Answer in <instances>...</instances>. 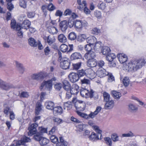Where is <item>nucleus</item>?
<instances>
[{
  "label": "nucleus",
  "instance_id": "f257e3e1",
  "mask_svg": "<svg viewBox=\"0 0 146 146\" xmlns=\"http://www.w3.org/2000/svg\"><path fill=\"white\" fill-rule=\"evenodd\" d=\"M145 64L143 59H136L131 61L124 66V69L132 73L137 71L141 68Z\"/></svg>",
  "mask_w": 146,
  "mask_h": 146
},
{
  "label": "nucleus",
  "instance_id": "f03ea898",
  "mask_svg": "<svg viewBox=\"0 0 146 146\" xmlns=\"http://www.w3.org/2000/svg\"><path fill=\"white\" fill-rule=\"evenodd\" d=\"M63 15L65 16H70V17L68 20V24L70 27H72L74 25V19L77 16L74 13H72L71 10L67 9L64 12Z\"/></svg>",
  "mask_w": 146,
  "mask_h": 146
},
{
  "label": "nucleus",
  "instance_id": "7ed1b4c3",
  "mask_svg": "<svg viewBox=\"0 0 146 146\" xmlns=\"http://www.w3.org/2000/svg\"><path fill=\"white\" fill-rule=\"evenodd\" d=\"M94 129L95 131L97 132V134H96L94 132L92 133L91 134L89 137L90 139L93 141L97 140L100 139L99 137L101 138L102 136L101 133L102 131L100 130L98 126L94 127Z\"/></svg>",
  "mask_w": 146,
  "mask_h": 146
},
{
  "label": "nucleus",
  "instance_id": "20e7f679",
  "mask_svg": "<svg viewBox=\"0 0 146 146\" xmlns=\"http://www.w3.org/2000/svg\"><path fill=\"white\" fill-rule=\"evenodd\" d=\"M74 106L76 110L83 111L85 109L86 104L83 101L77 100L75 102Z\"/></svg>",
  "mask_w": 146,
  "mask_h": 146
},
{
  "label": "nucleus",
  "instance_id": "39448f33",
  "mask_svg": "<svg viewBox=\"0 0 146 146\" xmlns=\"http://www.w3.org/2000/svg\"><path fill=\"white\" fill-rule=\"evenodd\" d=\"M70 63L69 59L66 57L62 58V60L60 63V66L64 69H67L69 68Z\"/></svg>",
  "mask_w": 146,
  "mask_h": 146
},
{
  "label": "nucleus",
  "instance_id": "423d86ee",
  "mask_svg": "<svg viewBox=\"0 0 146 146\" xmlns=\"http://www.w3.org/2000/svg\"><path fill=\"white\" fill-rule=\"evenodd\" d=\"M38 125L36 123H35L31 124L28 127L29 131L28 132V135L31 136L35 134L36 132V128L38 127Z\"/></svg>",
  "mask_w": 146,
  "mask_h": 146
},
{
  "label": "nucleus",
  "instance_id": "0eeeda50",
  "mask_svg": "<svg viewBox=\"0 0 146 146\" xmlns=\"http://www.w3.org/2000/svg\"><path fill=\"white\" fill-rule=\"evenodd\" d=\"M115 57V55L113 53H110L106 55V59L110 62L109 64L110 66L115 67L116 66V64L115 63L112 62L113 59Z\"/></svg>",
  "mask_w": 146,
  "mask_h": 146
},
{
  "label": "nucleus",
  "instance_id": "6e6552de",
  "mask_svg": "<svg viewBox=\"0 0 146 146\" xmlns=\"http://www.w3.org/2000/svg\"><path fill=\"white\" fill-rule=\"evenodd\" d=\"M44 77V73L40 72L34 74L31 76V78L33 80H38L42 79Z\"/></svg>",
  "mask_w": 146,
  "mask_h": 146
},
{
  "label": "nucleus",
  "instance_id": "1a4fd4ad",
  "mask_svg": "<svg viewBox=\"0 0 146 146\" xmlns=\"http://www.w3.org/2000/svg\"><path fill=\"white\" fill-rule=\"evenodd\" d=\"M97 74L99 77H103L108 75L109 73L103 68H99L96 72Z\"/></svg>",
  "mask_w": 146,
  "mask_h": 146
},
{
  "label": "nucleus",
  "instance_id": "9d476101",
  "mask_svg": "<svg viewBox=\"0 0 146 146\" xmlns=\"http://www.w3.org/2000/svg\"><path fill=\"white\" fill-rule=\"evenodd\" d=\"M52 83L48 80L43 81L41 84L40 87V89H42L45 86V88L48 90H50L52 88Z\"/></svg>",
  "mask_w": 146,
  "mask_h": 146
},
{
  "label": "nucleus",
  "instance_id": "9b49d317",
  "mask_svg": "<svg viewBox=\"0 0 146 146\" xmlns=\"http://www.w3.org/2000/svg\"><path fill=\"white\" fill-rule=\"evenodd\" d=\"M78 76L77 73L73 72L69 74L68 77L70 81L74 83L76 82L79 80V78Z\"/></svg>",
  "mask_w": 146,
  "mask_h": 146
},
{
  "label": "nucleus",
  "instance_id": "f8f14e48",
  "mask_svg": "<svg viewBox=\"0 0 146 146\" xmlns=\"http://www.w3.org/2000/svg\"><path fill=\"white\" fill-rule=\"evenodd\" d=\"M68 25L69 26L68 22H67L66 20H64L61 22L59 24V26L62 32H64L66 31L68 28Z\"/></svg>",
  "mask_w": 146,
  "mask_h": 146
},
{
  "label": "nucleus",
  "instance_id": "ddd939ff",
  "mask_svg": "<svg viewBox=\"0 0 146 146\" xmlns=\"http://www.w3.org/2000/svg\"><path fill=\"white\" fill-rule=\"evenodd\" d=\"M97 65V61L95 58H90L87 61V65L90 67H94Z\"/></svg>",
  "mask_w": 146,
  "mask_h": 146
},
{
  "label": "nucleus",
  "instance_id": "4468645a",
  "mask_svg": "<svg viewBox=\"0 0 146 146\" xmlns=\"http://www.w3.org/2000/svg\"><path fill=\"white\" fill-rule=\"evenodd\" d=\"M86 75L91 79L94 78L96 76L97 74L92 69H88L86 70Z\"/></svg>",
  "mask_w": 146,
  "mask_h": 146
},
{
  "label": "nucleus",
  "instance_id": "2eb2a0df",
  "mask_svg": "<svg viewBox=\"0 0 146 146\" xmlns=\"http://www.w3.org/2000/svg\"><path fill=\"white\" fill-rule=\"evenodd\" d=\"M117 57L121 63L122 64L126 62L128 58L127 56L123 54H119L117 55Z\"/></svg>",
  "mask_w": 146,
  "mask_h": 146
},
{
  "label": "nucleus",
  "instance_id": "dca6fc26",
  "mask_svg": "<svg viewBox=\"0 0 146 146\" xmlns=\"http://www.w3.org/2000/svg\"><path fill=\"white\" fill-rule=\"evenodd\" d=\"M79 87L76 84H73L72 85L71 88L70 89V92L72 93V94L74 95L77 94L79 92Z\"/></svg>",
  "mask_w": 146,
  "mask_h": 146
},
{
  "label": "nucleus",
  "instance_id": "f3484780",
  "mask_svg": "<svg viewBox=\"0 0 146 146\" xmlns=\"http://www.w3.org/2000/svg\"><path fill=\"white\" fill-rule=\"evenodd\" d=\"M77 3L78 5L77 8L81 11H83L84 8L86 5V1H81V0H77Z\"/></svg>",
  "mask_w": 146,
  "mask_h": 146
},
{
  "label": "nucleus",
  "instance_id": "a211bd4d",
  "mask_svg": "<svg viewBox=\"0 0 146 146\" xmlns=\"http://www.w3.org/2000/svg\"><path fill=\"white\" fill-rule=\"evenodd\" d=\"M53 113L55 115H60L63 112V110L62 107L60 106H58L54 108Z\"/></svg>",
  "mask_w": 146,
  "mask_h": 146
},
{
  "label": "nucleus",
  "instance_id": "6ab92c4d",
  "mask_svg": "<svg viewBox=\"0 0 146 146\" xmlns=\"http://www.w3.org/2000/svg\"><path fill=\"white\" fill-rule=\"evenodd\" d=\"M31 25V22L28 20H26L21 24V27L22 29H27L29 28Z\"/></svg>",
  "mask_w": 146,
  "mask_h": 146
},
{
  "label": "nucleus",
  "instance_id": "aec40b11",
  "mask_svg": "<svg viewBox=\"0 0 146 146\" xmlns=\"http://www.w3.org/2000/svg\"><path fill=\"white\" fill-rule=\"evenodd\" d=\"M54 103L51 101H46L44 104L46 108L48 110H52L54 109Z\"/></svg>",
  "mask_w": 146,
  "mask_h": 146
},
{
  "label": "nucleus",
  "instance_id": "412c9836",
  "mask_svg": "<svg viewBox=\"0 0 146 146\" xmlns=\"http://www.w3.org/2000/svg\"><path fill=\"white\" fill-rule=\"evenodd\" d=\"M106 102L104 106L105 109L106 110L110 109L113 107L114 103L113 101H108V102Z\"/></svg>",
  "mask_w": 146,
  "mask_h": 146
},
{
  "label": "nucleus",
  "instance_id": "4be33fe9",
  "mask_svg": "<svg viewBox=\"0 0 146 146\" xmlns=\"http://www.w3.org/2000/svg\"><path fill=\"white\" fill-rule=\"evenodd\" d=\"M86 41L88 44L92 45L96 42V39L95 37L94 36H91L87 37L86 40Z\"/></svg>",
  "mask_w": 146,
  "mask_h": 146
},
{
  "label": "nucleus",
  "instance_id": "5701e85b",
  "mask_svg": "<svg viewBox=\"0 0 146 146\" xmlns=\"http://www.w3.org/2000/svg\"><path fill=\"white\" fill-rule=\"evenodd\" d=\"M82 55L80 53L75 52L72 53L70 59L72 60L80 59L82 58Z\"/></svg>",
  "mask_w": 146,
  "mask_h": 146
},
{
  "label": "nucleus",
  "instance_id": "b1692460",
  "mask_svg": "<svg viewBox=\"0 0 146 146\" xmlns=\"http://www.w3.org/2000/svg\"><path fill=\"white\" fill-rule=\"evenodd\" d=\"M60 141L56 144V146H67L68 143L66 141L64 140L63 138L62 137H59Z\"/></svg>",
  "mask_w": 146,
  "mask_h": 146
},
{
  "label": "nucleus",
  "instance_id": "393cba45",
  "mask_svg": "<svg viewBox=\"0 0 146 146\" xmlns=\"http://www.w3.org/2000/svg\"><path fill=\"white\" fill-rule=\"evenodd\" d=\"M63 88L66 91H68L70 88V85L67 80H64L62 82Z\"/></svg>",
  "mask_w": 146,
  "mask_h": 146
},
{
  "label": "nucleus",
  "instance_id": "a878e982",
  "mask_svg": "<svg viewBox=\"0 0 146 146\" xmlns=\"http://www.w3.org/2000/svg\"><path fill=\"white\" fill-rule=\"evenodd\" d=\"M29 44L33 47H36L38 45L37 42L33 38H30L28 40Z\"/></svg>",
  "mask_w": 146,
  "mask_h": 146
},
{
  "label": "nucleus",
  "instance_id": "bb28decb",
  "mask_svg": "<svg viewBox=\"0 0 146 146\" xmlns=\"http://www.w3.org/2000/svg\"><path fill=\"white\" fill-rule=\"evenodd\" d=\"M16 66L21 74H23L24 71V68L23 65L21 63L16 61L15 62Z\"/></svg>",
  "mask_w": 146,
  "mask_h": 146
},
{
  "label": "nucleus",
  "instance_id": "cd10ccee",
  "mask_svg": "<svg viewBox=\"0 0 146 146\" xmlns=\"http://www.w3.org/2000/svg\"><path fill=\"white\" fill-rule=\"evenodd\" d=\"M58 40L60 42L64 43L67 41V39L63 34H60L58 36Z\"/></svg>",
  "mask_w": 146,
  "mask_h": 146
},
{
  "label": "nucleus",
  "instance_id": "c85d7f7f",
  "mask_svg": "<svg viewBox=\"0 0 146 146\" xmlns=\"http://www.w3.org/2000/svg\"><path fill=\"white\" fill-rule=\"evenodd\" d=\"M111 94L114 98L116 99H119L121 96L120 92L116 91H112Z\"/></svg>",
  "mask_w": 146,
  "mask_h": 146
},
{
  "label": "nucleus",
  "instance_id": "c756f323",
  "mask_svg": "<svg viewBox=\"0 0 146 146\" xmlns=\"http://www.w3.org/2000/svg\"><path fill=\"white\" fill-rule=\"evenodd\" d=\"M72 104L71 102L68 101L64 104V108L67 110H70L72 108Z\"/></svg>",
  "mask_w": 146,
  "mask_h": 146
},
{
  "label": "nucleus",
  "instance_id": "7c9ffc66",
  "mask_svg": "<svg viewBox=\"0 0 146 146\" xmlns=\"http://www.w3.org/2000/svg\"><path fill=\"white\" fill-rule=\"evenodd\" d=\"M110 50L109 47L106 46L102 47V52L103 54L106 56L110 53Z\"/></svg>",
  "mask_w": 146,
  "mask_h": 146
},
{
  "label": "nucleus",
  "instance_id": "2f4dec72",
  "mask_svg": "<svg viewBox=\"0 0 146 146\" xmlns=\"http://www.w3.org/2000/svg\"><path fill=\"white\" fill-rule=\"evenodd\" d=\"M41 106L42 105L40 102H37L36 103L35 110L36 115H38L39 114L40 112L42 110Z\"/></svg>",
  "mask_w": 146,
  "mask_h": 146
},
{
  "label": "nucleus",
  "instance_id": "473e14b6",
  "mask_svg": "<svg viewBox=\"0 0 146 146\" xmlns=\"http://www.w3.org/2000/svg\"><path fill=\"white\" fill-rule=\"evenodd\" d=\"M128 106V110L130 111H136L138 110V108L133 104H129Z\"/></svg>",
  "mask_w": 146,
  "mask_h": 146
},
{
  "label": "nucleus",
  "instance_id": "72a5a7b5",
  "mask_svg": "<svg viewBox=\"0 0 146 146\" xmlns=\"http://www.w3.org/2000/svg\"><path fill=\"white\" fill-rule=\"evenodd\" d=\"M87 36L86 35L80 34L78 36L77 39L78 41L82 42L84 41L86 39L87 40Z\"/></svg>",
  "mask_w": 146,
  "mask_h": 146
},
{
  "label": "nucleus",
  "instance_id": "f704fd0d",
  "mask_svg": "<svg viewBox=\"0 0 146 146\" xmlns=\"http://www.w3.org/2000/svg\"><path fill=\"white\" fill-rule=\"evenodd\" d=\"M48 31L50 33L52 34H56L57 33V29L54 27H50L48 28Z\"/></svg>",
  "mask_w": 146,
  "mask_h": 146
},
{
  "label": "nucleus",
  "instance_id": "c9c22d12",
  "mask_svg": "<svg viewBox=\"0 0 146 146\" xmlns=\"http://www.w3.org/2000/svg\"><path fill=\"white\" fill-rule=\"evenodd\" d=\"M0 88L3 90H7L11 88V86L8 84L3 81V83L2 84Z\"/></svg>",
  "mask_w": 146,
  "mask_h": 146
},
{
  "label": "nucleus",
  "instance_id": "e433bc0d",
  "mask_svg": "<svg viewBox=\"0 0 146 146\" xmlns=\"http://www.w3.org/2000/svg\"><path fill=\"white\" fill-rule=\"evenodd\" d=\"M55 38L54 36H48V39L47 41L48 44L50 45L55 42Z\"/></svg>",
  "mask_w": 146,
  "mask_h": 146
},
{
  "label": "nucleus",
  "instance_id": "4c0bfd02",
  "mask_svg": "<svg viewBox=\"0 0 146 146\" xmlns=\"http://www.w3.org/2000/svg\"><path fill=\"white\" fill-rule=\"evenodd\" d=\"M122 81L123 83L125 86L127 87L128 86L129 84L130 80L128 77H125Z\"/></svg>",
  "mask_w": 146,
  "mask_h": 146
},
{
  "label": "nucleus",
  "instance_id": "58836bf2",
  "mask_svg": "<svg viewBox=\"0 0 146 146\" xmlns=\"http://www.w3.org/2000/svg\"><path fill=\"white\" fill-rule=\"evenodd\" d=\"M76 27L78 29H81L82 26V23L81 21L76 20L75 23H74Z\"/></svg>",
  "mask_w": 146,
  "mask_h": 146
},
{
  "label": "nucleus",
  "instance_id": "ea45409f",
  "mask_svg": "<svg viewBox=\"0 0 146 146\" xmlns=\"http://www.w3.org/2000/svg\"><path fill=\"white\" fill-rule=\"evenodd\" d=\"M30 141L31 139L29 137L24 136L21 138L19 142L21 143V144L23 145L25 143L30 142Z\"/></svg>",
  "mask_w": 146,
  "mask_h": 146
},
{
  "label": "nucleus",
  "instance_id": "a19ab883",
  "mask_svg": "<svg viewBox=\"0 0 146 146\" xmlns=\"http://www.w3.org/2000/svg\"><path fill=\"white\" fill-rule=\"evenodd\" d=\"M49 142V140L46 138L42 137L40 141V143L41 145H44L47 144Z\"/></svg>",
  "mask_w": 146,
  "mask_h": 146
},
{
  "label": "nucleus",
  "instance_id": "79ce46f5",
  "mask_svg": "<svg viewBox=\"0 0 146 146\" xmlns=\"http://www.w3.org/2000/svg\"><path fill=\"white\" fill-rule=\"evenodd\" d=\"M60 49L62 52H64L67 51L68 47L67 45L65 44H62L60 46Z\"/></svg>",
  "mask_w": 146,
  "mask_h": 146
},
{
  "label": "nucleus",
  "instance_id": "37998d69",
  "mask_svg": "<svg viewBox=\"0 0 146 146\" xmlns=\"http://www.w3.org/2000/svg\"><path fill=\"white\" fill-rule=\"evenodd\" d=\"M76 37V35L74 32H71L68 35V39L71 40H75Z\"/></svg>",
  "mask_w": 146,
  "mask_h": 146
},
{
  "label": "nucleus",
  "instance_id": "c03bdc74",
  "mask_svg": "<svg viewBox=\"0 0 146 146\" xmlns=\"http://www.w3.org/2000/svg\"><path fill=\"white\" fill-rule=\"evenodd\" d=\"M44 52L46 56H50L51 54V50L49 47L48 46L46 47L44 49Z\"/></svg>",
  "mask_w": 146,
  "mask_h": 146
},
{
  "label": "nucleus",
  "instance_id": "a18cd8bd",
  "mask_svg": "<svg viewBox=\"0 0 146 146\" xmlns=\"http://www.w3.org/2000/svg\"><path fill=\"white\" fill-rule=\"evenodd\" d=\"M86 70H81L78 71L77 74L79 76H78L79 78L81 77L86 75Z\"/></svg>",
  "mask_w": 146,
  "mask_h": 146
},
{
  "label": "nucleus",
  "instance_id": "49530a36",
  "mask_svg": "<svg viewBox=\"0 0 146 146\" xmlns=\"http://www.w3.org/2000/svg\"><path fill=\"white\" fill-rule=\"evenodd\" d=\"M20 6L24 9L27 8V2L24 0H20L19 2Z\"/></svg>",
  "mask_w": 146,
  "mask_h": 146
},
{
  "label": "nucleus",
  "instance_id": "de8ad7c7",
  "mask_svg": "<svg viewBox=\"0 0 146 146\" xmlns=\"http://www.w3.org/2000/svg\"><path fill=\"white\" fill-rule=\"evenodd\" d=\"M88 93V90L85 88H83L81 90L80 93L82 97H85L86 98V96L87 95Z\"/></svg>",
  "mask_w": 146,
  "mask_h": 146
},
{
  "label": "nucleus",
  "instance_id": "09e8293b",
  "mask_svg": "<svg viewBox=\"0 0 146 146\" xmlns=\"http://www.w3.org/2000/svg\"><path fill=\"white\" fill-rule=\"evenodd\" d=\"M122 135L123 137H132L135 136L134 134L131 131L128 133L123 134Z\"/></svg>",
  "mask_w": 146,
  "mask_h": 146
},
{
  "label": "nucleus",
  "instance_id": "8fccbe9b",
  "mask_svg": "<svg viewBox=\"0 0 146 146\" xmlns=\"http://www.w3.org/2000/svg\"><path fill=\"white\" fill-rule=\"evenodd\" d=\"M50 139L51 141L54 144H56L58 142V138L55 135H51L50 137Z\"/></svg>",
  "mask_w": 146,
  "mask_h": 146
},
{
  "label": "nucleus",
  "instance_id": "3c124183",
  "mask_svg": "<svg viewBox=\"0 0 146 146\" xmlns=\"http://www.w3.org/2000/svg\"><path fill=\"white\" fill-rule=\"evenodd\" d=\"M77 114L80 117L85 119H88L89 118V115L87 114L82 113L79 111H76Z\"/></svg>",
  "mask_w": 146,
  "mask_h": 146
},
{
  "label": "nucleus",
  "instance_id": "603ef678",
  "mask_svg": "<svg viewBox=\"0 0 146 146\" xmlns=\"http://www.w3.org/2000/svg\"><path fill=\"white\" fill-rule=\"evenodd\" d=\"M103 96L104 100L106 102H108L110 98V95L106 92H104L103 93Z\"/></svg>",
  "mask_w": 146,
  "mask_h": 146
},
{
  "label": "nucleus",
  "instance_id": "864d4df0",
  "mask_svg": "<svg viewBox=\"0 0 146 146\" xmlns=\"http://www.w3.org/2000/svg\"><path fill=\"white\" fill-rule=\"evenodd\" d=\"M81 64L82 62H79L76 64H72L73 69L78 70L80 67Z\"/></svg>",
  "mask_w": 146,
  "mask_h": 146
},
{
  "label": "nucleus",
  "instance_id": "5fc2aeb1",
  "mask_svg": "<svg viewBox=\"0 0 146 146\" xmlns=\"http://www.w3.org/2000/svg\"><path fill=\"white\" fill-rule=\"evenodd\" d=\"M29 96V93L26 92H22L21 93L20 97L21 98H27Z\"/></svg>",
  "mask_w": 146,
  "mask_h": 146
},
{
  "label": "nucleus",
  "instance_id": "6e6d98bb",
  "mask_svg": "<svg viewBox=\"0 0 146 146\" xmlns=\"http://www.w3.org/2000/svg\"><path fill=\"white\" fill-rule=\"evenodd\" d=\"M106 4L105 3L103 2H100L98 4V8L100 9L104 10L105 9L106 7Z\"/></svg>",
  "mask_w": 146,
  "mask_h": 146
},
{
  "label": "nucleus",
  "instance_id": "4d7b16f0",
  "mask_svg": "<svg viewBox=\"0 0 146 146\" xmlns=\"http://www.w3.org/2000/svg\"><path fill=\"white\" fill-rule=\"evenodd\" d=\"M104 140L107 144L110 146L112 145L111 139L109 137H106L104 138Z\"/></svg>",
  "mask_w": 146,
  "mask_h": 146
},
{
  "label": "nucleus",
  "instance_id": "13d9d810",
  "mask_svg": "<svg viewBox=\"0 0 146 146\" xmlns=\"http://www.w3.org/2000/svg\"><path fill=\"white\" fill-rule=\"evenodd\" d=\"M55 9V7L51 3H50L47 6V9L50 11H52Z\"/></svg>",
  "mask_w": 146,
  "mask_h": 146
},
{
  "label": "nucleus",
  "instance_id": "bf43d9fd",
  "mask_svg": "<svg viewBox=\"0 0 146 146\" xmlns=\"http://www.w3.org/2000/svg\"><path fill=\"white\" fill-rule=\"evenodd\" d=\"M62 84L60 83H56L54 84V87L56 90L59 91L62 88Z\"/></svg>",
  "mask_w": 146,
  "mask_h": 146
},
{
  "label": "nucleus",
  "instance_id": "052dcab7",
  "mask_svg": "<svg viewBox=\"0 0 146 146\" xmlns=\"http://www.w3.org/2000/svg\"><path fill=\"white\" fill-rule=\"evenodd\" d=\"M81 82L82 84H89L90 83V81L89 80L84 78L83 79H81Z\"/></svg>",
  "mask_w": 146,
  "mask_h": 146
},
{
  "label": "nucleus",
  "instance_id": "680f3d73",
  "mask_svg": "<svg viewBox=\"0 0 146 146\" xmlns=\"http://www.w3.org/2000/svg\"><path fill=\"white\" fill-rule=\"evenodd\" d=\"M7 8L9 11H11L14 8V6L11 2H8L7 4Z\"/></svg>",
  "mask_w": 146,
  "mask_h": 146
},
{
  "label": "nucleus",
  "instance_id": "e2e57ef3",
  "mask_svg": "<svg viewBox=\"0 0 146 146\" xmlns=\"http://www.w3.org/2000/svg\"><path fill=\"white\" fill-rule=\"evenodd\" d=\"M42 137L41 136L40 134L38 133L36 134L34 136V139L36 141H39V142Z\"/></svg>",
  "mask_w": 146,
  "mask_h": 146
},
{
  "label": "nucleus",
  "instance_id": "0e129e2a",
  "mask_svg": "<svg viewBox=\"0 0 146 146\" xmlns=\"http://www.w3.org/2000/svg\"><path fill=\"white\" fill-rule=\"evenodd\" d=\"M92 32L93 34L97 35L100 33V31L97 28H94L92 29Z\"/></svg>",
  "mask_w": 146,
  "mask_h": 146
},
{
  "label": "nucleus",
  "instance_id": "69168bd1",
  "mask_svg": "<svg viewBox=\"0 0 146 146\" xmlns=\"http://www.w3.org/2000/svg\"><path fill=\"white\" fill-rule=\"evenodd\" d=\"M111 138L114 142H116L119 140L118 136L116 134H113L111 136Z\"/></svg>",
  "mask_w": 146,
  "mask_h": 146
},
{
  "label": "nucleus",
  "instance_id": "338daca9",
  "mask_svg": "<svg viewBox=\"0 0 146 146\" xmlns=\"http://www.w3.org/2000/svg\"><path fill=\"white\" fill-rule=\"evenodd\" d=\"M108 78V81L109 82H111L114 80V77L111 74V73H109Z\"/></svg>",
  "mask_w": 146,
  "mask_h": 146
},
{
  "label": "nucleus",
  "instance_id": "774afa93",
  "mask_svg": "<svg viewBox=\"0 0 146 146\" xmlns=\"http://www.w3.org/2000/svg\"><path fill=\"white\" fill-rule=\"evenodd\" d=\"M57 129V127L56 126H53L51 129V130L49 131V134L52 135L54 133L55 131Z\"/></svg>",
  "mask_w": 146,
  "mask_h": 146
}]
</instances>
